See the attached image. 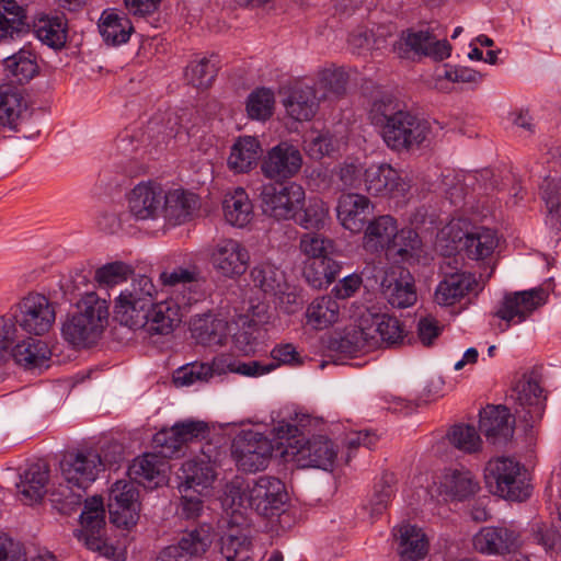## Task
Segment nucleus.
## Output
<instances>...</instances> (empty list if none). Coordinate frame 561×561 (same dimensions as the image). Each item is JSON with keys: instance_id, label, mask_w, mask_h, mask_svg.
<instances>
[{"instance_id": "f257e3e1", "label": "nucleus", "mask_w": 561, "mask_h": 561, "mask_svg": "<svg viewBox=\"0 0 561 561\" xmlns=\"http://www.w3.org/2000/svg\"><path fill=\"white\" fill-rule=\"evenodd\" d=\"M370 119L373 125L380 129L386 145L397 151L419 148L431 131L427 121L402 110L400 104L390 98L373 103Z\"/></svg>"}, {"instance_id": "f03ea898", "label": "nucleus", "mask_w": 561, "mask_h": 561, "mask_svg": "<svg viewBox=\"0 0 561 561\" xmlns=\"http://www.w3.org/2000/svg\"><path fill=\"white\" fill-rule=\"evenodd\" d=\"M404 336L405 330L396 317L365 308L356 317L354 327L341 337L339 348L348 354L370 351L383 344H398Z\"/></svg>"}, {"instance_id": "7ed1b4c3", "label": "nucleus", "mask_w": 561, "mask_h": 561, "mask_svg": "<svg viewBox=\"0 0 561 561\" xmlns=\"http://www.w3.org/2000/svg\"><path fill=\"white\" fill-rule=\"evenodd\" d=\"M108 304L95 293H87L78 302V311L61 324L62 339L75 348H89L98 343L108 325Z\"/></svg>"}, {"instance_id": "20e7f679", "label": "nucleus", "mask_w": 561, "mask_h": 561, "mask_svg": "<svg viewBox=\"0 0 561 561\" xmlns=\"http://www.w3.org/2000/svg\"><path fill=\"white\" fill-rule=\"evenodd\" d=\"M283 455L296 461L300 467H314L332 470L337 457L334 443L325 436H313L307 440L301 436L297 424L279 422L274 427Z\"/></svg>"}, {"instance_id": "39448f33", "label": "nucleus", "mask_w": 561, "mask_h": 561, "mask_svg": "<svg viewBox=\"0 0 561 561\" xmlns=\"http://www.w3.org/2000/svg\"><path fill=\"white\" fill-rule=\"evenodd\" d=\"M287 500L284 483L270 476H262L242 485L231 482L227 485L224 503L234 511L251 508L262 516H272L282 510Z\"/></svg>"}, {"instance_id": "423d86ee", "label": "nucleus", "mask_w": 561, "mask_h": 561, "mask_svg": "<svg viewBox=\"0 0 561 561\" xmlns=\"http://www.w3.org/2000/svg\"><path fill=\"white\" fill-rule=\"evenodd\" d=\"M483 477L490 493L503 500L524 502L531 495L529 473L515 458L501 456L490 459Z\"/></svg>"}, {"instance_id": "0eeeda50", "label": "nucleus", "mask_w": 561, "mask_h": 561, "mask_svg": "<svg viewBox=\"0 0 561 561\" xmlns=\"http://www.w3.org/2000/svg\"><path fill=\"white\" fill-rule=\"evenodd\" d=\"M193 283H160L165 288L167 297L158 300L152 295V305L148 312L147 331L151 334L167 335L181 323V310L190 307L201 299V295L186 285Z\"/></svg>"}, {"instance_id": "6e6552de", "label": "nucleus", "mask_w": 561, "mask_h": 561, "mask_svg": "<svg viewBox=\"0 0 561 561\" xmlns=\"http://www.w3.org/2000/svg\"><path fill=\"white\" fill-rule=\"evenodd\" d=\"M500 242L497 232L488 227H473L470 230L465 229V243L461 251L470 260L482 262L479 279L474 275L466 277L465 273H459L457 267H451V260L446 262V266L442 265L440 270L444 275L443 280L453 278L455 280H486L493 277L495 271L494 252ZM453 262H456L453 259Z\"/></svg>"}, {"instance_id": "1a4fd4ad", "label": "nucleus", "mask_w": 561, "mask_h": 561, "mask_svg": "<svg viewBox=\"0 0 561 561\" xmlns=\"http://www.w3.org/2000/svg\"><path fill=\"white\" fill-rule=\"evenodd\" d=\"M261 208L264 215L276 220H288L305 205V190L297 183H266L260 188Z\"/></svg>"}, {"instance_id": "9d476101", "label": "nucleus", "mask_w": 561, "mask_h": 561, "mask_svg": "<svg viewBox=\"0 0 561 561\" xmlns=\"http://www.w3.org/2000/svg\"><path fill=\"white\" fill-rule=\"evenodd\" d=\"M152 295H157L154 283H131L130 288L122 291L115 305V314L121 324L133 330L145 328Z\"/></svg>"}, {"instance_id": "9b49d317", "label": "nucleus", "mask_w": 561, "mask_h": 561, "mask_svg": "<svg viewBox=\"0 0 561 561\" xmlns=\"http://www.w3.org/2000/svg\"><path fill=\"white\" fill-rule=\"evenodd\" d=\"M549 290L542 286L506 293L499 302L494 317L505 322L506 329L525 322L548 302Z\"/></svg>"}, {"instance_id": "f8f14e48", "label": "nucleus", "mask_w": 561, "mask_h": 561, "mask_svg": "<svg viewBox=\"0 0 561 561\" xmlns=\"http://www.w3.org/2000/svg\"><path fill=\"white\" fill-rule=\"evenodd\" d=\"M111 461L92 449L68 451L59 463L60 478L88 489Z\"/></svg>"}, {"instance_id": "ddd939ff", "label": "nucleus", "mask_w": 561, "mask_h": 561, "mask_svg": "<svg viewBox=\"0 0 561 561\" xmlns=\"http://www.w3.org/2000/svg\"><path fill=\"white\" fill-rule=\"evenodd\" d=\"M273 453L271 440L261 433L245 432L232 444V454L238 467L248 472H255L267 467Z\"/></svg>"}, {"instance_id": "4468645a", "label": "nucleus", "mask_w": 561, "mask_h": 561, "mask_svg": "<svg viewBox=\"0 0 561 561\" xmlns=\"http://www.w3.org/2000/svg\"><path fill=\"white\" fill-rule=\"evenodd\" d=\"M520 545L519 529L508 523L484 526L472 538L473 549L485 556H504Z\"/></svg>"}, {"instance_id": "2eb2a0df", "label": "nucleus", "mask_w": 561, "mask_h": 561, "mask_svg": "<svg viewBox=\"0 0 561 561\" xmlns=\"http://www.w3.org/2000/svg\"><path fill=\"white\" fill-rule=\"evenodd\" d=\"M301 167L300 150L288 141H282L266 152L261 162V172L266 179L279 182L297 175Z\"/></svg>"}, {"instance_id": "dca6fc26", "label": "nucleus", "mask_w": 561, "mask_h": 561, "mask_svg": "<svg viewBox=\"0 0 561 561\" xmlns=\"http://www.w3.org/2000/svg\"><path fill=\"white\" fill-rule=\"evenodd\" d=\"M139 493L134 482L116 481L108 494V513L111 522L117 527L129 528L137 523L140 504Z\"/></svg>"}, {"instance_id": "f3484780", "label": "nucleus", "mask_w": 561, "mask_h": 561, "mask_svg": "<svg viewBox=\"0 0 561 561\" xmlns=\"http://www.w3.org/2000/svg\"><path fill=\"white\" fill-rule=\"evenodd\" d=\"M396 49L400 57L409 58L410 54L444 60L450 56L451 45L428 30L407 31L402 33Z\"/></svg>"}, {"instance_id": "a211bd4d", "label": "nucleus", "mask_w": 561, "mask_h": 561, "mask_svg": "<svg viewBox=\"0 0 561 561\" xmlns=\"http://www.w3.org/2000/svg\"><path fill=\"white\" fill-rule=\"evenodd\" d=\"M19 329L34 335L47 333L56 320L54 305L41 294H31L20 304V313L15 317Z\"/></svg>"}, {"instance_id": "6ab92c4d", "label": "nucleus", "mask_w": 561, "mask_h": 561, "mask_svg": "<svg viewBox=\"0 0 561 561\" xmlns=\"http://www.w3.org/2000/svg\"><path fill=\"white\" fill-rule=\"evenodd\" d=\"M209 432L207 423L196 420H185L175 423L170 428L158 432L153 442L161 447L163 457L175 456L188 442L197 438H205Z\"/></svg>"}, {"instance_id": "aec40b11", "label": "nucleus", "mask_w": 561, "mask_h": 561, "mask_svg": "<svg viewBox=\"0 0 561 561\" xmlns=\"http://www.w3.org/2000/svg\"><path fill=\"white\" fill-rule=\"evenodd\" d=\"M409 183L389 164H371L364 170V186L374 196L402 197Z\"/></svg>"}, {"instance_id": "412c9836", "label": "nucleus", "mask_w": 561, "mask_h": 561, "mask_svg": "<svg viewBox=\"0 0 561 561\" xmlns=\"http://www.w3.org/2000/svg\"><path fill=\"white\" fill-rule=\"evenodd\" d=\"M516 403L519 409L516 413L528 425L533 426L536 422L540 421L543 416L546 409V397L538 380L533 376H524L515 387Z\"/></svg>"}, {"instance_id": "4be33fe9", "label": "nucleus", "mask_w": 561, "mask_h": 561, "mask_svg": "<svg viewBox=\"0 0 561 561\" xmlns=\"http://www.w3.org/2000/svg\"><path fill=\"white\" fill-rule=\"evenodd\" d=\"M163 190L159 184L139 183L128 194V214L136 220L156 219L162 213Z\"/></svg>"}, {"instance_id": "5701e85b", "label": "nucleus", "mask_w": 561, "mask_h": 561, "mask_svg": "<svg viewBox=\"0 0 561 561\" xmlns=\"http://www.w3.org/2000/svg\"><path fill=\"white\" fill-rule=\"evenodd\" d=\"M248 304L247 313L239 316L238 325L241 329L233 335L236 348L243 354H250L254 351L256 341L254 333L268 320L266 304L254 302L252 297L248 298Z\"/></svg>"}, {"instance_id": "b1692460", "label": "nucleus", "mask_w": 561, "mask_h": 561, "mask_svg": "<svg viewBox=\"0 0 561 561\" xmlns=\"http://www.w3.org/2000/svg\"><path fill=\"white\" fill-rule=\"evenodd\" d=\"M515 420L504 405H488L480 412L479 427L493 444L506 443L514 433Z\"/></svg>"}, {"instance_id": "393cba45", "label": "nucleus", "mask_w": 561, "mask_h": 561, "mask_svg": "<svg viewBox=\"0 0 561 561\" xmlns=\"http://www.w3.org/2000/svg\"><path fill=\"white\" fill-rule=\"evenodd\" d=\"M248 251L236 240L219 242L211 254L214 267L224 277H239L247 270Z\"/></svg>"}, {"instance_id": "a878e982", "label": "nucleus", "mask_w": 561, "mask_h": 561, "mask_svg": "<svg viewBox=\"0 0 561 561\" xmlns=\"http://www.w3.org/2000/svg\"><path fill=\"white\" fill-rule=\"evenodd\" d=\"M373 211L374 205L365 195L348 193L339 198L337 218L342 226L352 232L362 231Z\"/></svg>"}, {"instance_id": "bb28decb", "label": "nucleus", "mask_w": 561, "mask_h": 561, "mask_svg": "<svg viewBox=\"0 0 561 561\" xmlns=\"http://www.w3.org/2000/svg\"><path fill=\"white\" fill-rule=\"evenodd\" d=\"M268 291L273 293L276 307L285 313H295L302 306L300 290L294 283H254L250 297L254 302H263L261 298Z\"/></svg>"}, {"instance_id": "cd10ccee", "label": "nucleus", "mask_w": 561, "mask_h": 561, "mask_svg": "<svg viewBox=\"0 0 561 561\" xmlns=\"http://www.w3.org/2000/svg\"><path fill=\"white\" fill-rule=\"evenodd\" d=\"M397 552L401 561H420L428 552L430 542L424 530L416 525L402 524L393 529Z\"/></svg>"}, {"instance_id": "c85d7f7f", "label": "nucleus", "mask_w": 561, "mask_h": 561, "mask_svg": "<svg viewBox=\"0 0 561 561\" xmlns=\"http://www.w3.org/2000/svg\"><path fill=\"white\" fill-rule=\"evenodd\" d=\"M211 543L207 529L199 528L182 536L178 545L164 548L159 561H191L193 557L204 553Z\"/></svg>"}, {"instance_id": "c756f323", "label": "nucleus", "mask_w": 561, "mask_h": 561, "mask_svg": "<svg viewBox=\"0 0 561 561\" xmlns=\"http://www.w3.org/2000/svg\"><path fill=\"white\" fill-rule=\"evenodd\" d=\"M262 154L260 140L254 136H239L227 159V167L236 174L249 173L256 165Z\"/></svg>"}, {"instance_id": "7c9ffc66", "label": "nucleus", "mask_w": 561, "mask_h": 561, "mask_svg": "<svg viewBox=\"0 0 561 561\" xmlns=\"http://www.w3.org/2000/svg\"><path fill=\"white\" fill-rule=\"evenodd\" d=\"M216 473L209 461L204 459H191L181 467L179 478L182 482L179 485L180 492L193 490L199 495L206 494L215 481Z\"/></svg>"}, {"instance_id": "2f4dec72", "label": "nucleus", "mask_w": 561, "mask_h": 561, "mask_svg": "<svg viewBox=\"0 0 561 561\" xmlns=\"http://www.w3.org/2000/svg\"><path fill=\"white\" fill-rule=\"evenodd\" d=\"M322 100H325L324 93L318 94V91L312 87L299 84L293 89L289 96L284 101V106L287 114L295 121H309L314 116Z\"/></svg>"}, {"instance_id": "473e14b6", "label": "nucleus", "mask_w": 561, "mask_h": 561, "mask_svg": "<svg viewBox=\"0 0 561 561\" xmlns=\"http://www.w3.org/2000/svg\"><path fill=\"white\" fill-rule=\"evenodd\" d=\"M163 202L161 214L173 225L186 222L198 208L197 196L181 188L163 192Z\"/></svg>"}, {"instance_id": "72a5a7b5", "label": "nucleus", "mask_w": 561, "mask_h": 561, "mask_svg": "<svg viewBox=\"0 0 561 561\" xmlns=\"http://www.w3.org/2000/svg\"><path fill=\"white\" fill-rule=\"evenodd\" d=\"M49 479V470L47 466L42 463L30 465L16 483L18 492L21 501L26 504H33L41 501L47 492L46 485Z\"/></svg>"}, {"instance_id": "f704fd0d", "label": "nucleus", "mask_w": 561, "mask_h": 561, "mask_svg": "<svg viewBox=\"0 0 561 561\" xmlns=\"http://www.w3.org/2000/svg\"><path fill=\"white\" fill-rule=\"evenodd\" d=\"M13 348L10 359H13L15 364L24 368L41 367L50 357V351L44 341L24 337L21 333Z\"/></svg>"}, {"instance_id": "c9c22d12", "label": "nucleus", "mask_w": 561, "mask_h": 561, "mask_svg": "<svg viewBox=\"0 0 561 561\" xmlns=\"http://www.w3.org/2000/svg\"><path fill=\"white\" fill-rule=\"evenodd\" d=\"M214 561H252V541L244 529L231 528L219 540Z\"/></svg>"}, {"instance_id": "e433bc0d", "label": "nucleus", "mask_w": 561, "mask_h": 561, "mask_svg": "<svg viewBox=\"0 0 561 561\" xmlns=\"http://www.w3.org/2000/svg\"><path fill=\"white\" fill-rule=\"evenodd\" d=\"M424 253L422 240L416 231L410 228L400 231L397 229V233L386 252L389 259L407 263L420 261Z\"/></svg>"}, {"instance_id": "4c0bfd02", "label": "nucleus", "mask_w": 561, "mask_h": 561, "mask_svg": "<svg viewBox=\"0 0 561 561\" xmlns=\"http://www.w3.org/2000/svg\"><path fill=\"white\" fill-rule=\"evenodd\" d=\"M153 275L152 265L145 262L133 265L123 261H114L98 267L95 280H151Z\"/></svg>"}, {"instance_id": "58836bf2", "label": "nucleus", "mask_w": 561, "mask_h": 561, "mask_svg": "<svg viewBox=\"0 0 561 561\" xmlns=\"http://www.w3.org/2000/svg\"><path fill=\"white\" fill-rule=\"evenodd\" d=\"M440 489L451 499L463 501L478 492L479 482L465 468L447 469L442 477Z\"/></svg>"}, {"instance_id": "ea45409f", "label": "nucleus", "mask_w": 561, "mask_h": 561, "mask_svg": "<svg viewBox=\"0 0 561 561\" xmlns=\"http://www.w3.org/2000/svg\"><path fill=\"white\" fill-rule=\"evenodd\" d=\"M397 221L389 215H382L369 221L365 230L364 245L370 251L388 250L397 233Z\"/></svg>"}, {"instance_id": "a19ab883", "label": "nucleus", "mask_w": 561, "mask_h": 561, "mask_svg": "<svg viewBox=\"0 0 561 561\" xmlns=\"http://www.w3.org/2000/svg\"><path fill=\"white\" fill-rule=\"evenodd\" d=\"M222 208L227 222L234 227L247 226L253 216L252 203L242 187L226 194Z\"/></svg>"}, {"instance_id": "79ce46f5", "label": "nucleus", "mask_w": 561, "mask_h": 561, "mask_svg": "<svg viewBox=\"0 0 561 561\" xmlns=\"http://www.w3.org/2000/svg\"><path fill=\"white\" fill-rule=\"evenodd\" d=\"M340 317V306L331 296L316 298L306 310V322L314 330H324Z\"/></svg>"}, {"instance_id": "37998d69", "label": "nucleus", "mask_w": 561, "mask_h": 561, "mask_svg": "<svg viewBox=\"0 0 561 561\" xmlns=\"http://www.w3.org/2000/svg\"><path fill=\"white\" fill-rule=\"evenodd\" d=\"M133 26L130 21L114 11L106 10L99 21V31L108 45H121L129 39Z\"/></svg>"}, {"instance_id": "c03bdc74", "label": "nucleus", "mask_w": 561, "mask_h": 561, "mask_svg": "<svg viewBox=\"0 0 561 561\" xmlns=\"http://www.w3.org/2000/svg\"><path fill=\"white\" fill-rule=\"evenodd\" d=\"M85 491L82 486L65 482L60 478V481L51 484L48 494L53 506L59 513L70 514L82 503Z\"/></svg>"}, {"instance_id": "a18cd8bd", "label": "nucleus", "mask_w": 561, "mask_h": 561, "mask_svg": "<svg viewBox=\"0 0 561 561\" xmlns=\"http://www.w3.org/2000/svg\"><path fill=\"white\" fill-rule=\"evenodd\" d=\"M8 75L16 83L30 81L37 73L36 57L28 47L21 48L18 53L4 59Z\"/></svg>"}, {"instance_id": "49530a36", "label": "nucleus", "mask_w": 561, "mask_h": 561, "mask_svg": "<svg viewBox=\"0 0 561 561\" xmlns=\"http://www.w3.org/2000/svg\"><path fill=\"white\" fill-rule=\"evenodd\" d=\"M226 323L210 316L194 318L192 321V336L203 345H220L226 337Z\"/></svg>"}, {"instance_id": "de8ad7c7", "label": "nucleus", "mask_w": 561, "mask_h": 561, "mask_svg": "<svg viewBox=\"0 0 561 561\" xmlns=\"http://www.w3.org/2000/svg\"><path fill=\"white\" fill-rule=\"evenodd\" d=\"M540 191L548 210L546 222L561 231V179L547 176L540 186Z\"/></svg>"}, {"instance_id": "09e8293b", "label": "nucleus", "mask_w": 561, "mask_h": 561, "mask_svg": "<svg viewBox=\"0 0 561 561\" xmlns=\"http://www.w3.org/2000/svg\"><path fill=\"white\" fill-rule=\"evenodd\" d=\"M25 19L24 9L15 0H0V39L22 32Z\"/></svg>"}, {"instance_id": "8fccbe9b", "label": "nucleus", "mask_w": 561, "mask_h": 561, "mask_svg": "<svg viewBox=\"0 0 561 561\" xmlns=\"http://www.w3.org/2000/svg\"><path fill=\"white\" fill-rule=\"evenodd\" d=\"M465 222L460 219H454L437 233L435 250L445 257H450L457 251L461 250L465 243Z\"/></svg>"}, {"instance_id": "3c124183", "label": "nucleus", "mask_w": 561, "mask_h": 561, "mask_svg": "<svg viewBox=\"0 0 561 561\" xmlns=\"http://www.w3.org/2000/svg\"><path fill=\"white\" fill-rule=\"evenodd\" d=\"M37 38L53 48H60L67 38L66 21L64 16L41 19L36 25Z\"/></svg>"}, {"instance_id": "603ef678", "label": "nucleus", "mask_w": 561, "mask_h": 561, "mask_svg": "<svg viewBox=\"0 0 561 561\" xmlns=\"http://www.w3.org/2000/svg\"><path fill=\"white\" fill-rule=\"evenodd\" d=\"M23 98L10 84L0 85V124L13 126L22 113Z\"/></svg>"}, {"instance_id": "864d4df0", "label": "nucleus", "mask_w": 561, "mask_h": 561, "mask_svg": "<svg viewBox=\"0 0 561 561\" xmlns=\"http://www.w3.org/2000/svg\"><path fill=\"white\" fill-rule=\"evenodd\" d=\"M224 362L226 360L218 358L214 360L211 366L204 363H194L181 367L174 375V383L178 386H191L197 381H208Z\"/></svg>"}, {"instance_id": "5fc2aeb1", "label": "nucleus", "mask_w": 561, "mask_h": 561, "mask_svg": "<svg viewBox=\"0 0 561 561\" xmlns=\"http://www.w3.org/2000/svg\"><path fill=\"white\" fill-rule=\"evenodd\" d=\"M164 466L163 460L156 454H145L134 459L128 468V474L138 482H150L164 471Z\"/></svg>"}, {"instance_id": "6e6d98bb", "label": "nucleus", "mask_w": 561, "mask_h": 561, "mask_svg": "<svg viewBox=\"0 0 561 561\" xmlns=\"http://www.w3.org/2000/svg\"><path fill=\"white\" fill-rule=\"evenodd\" d=\"M411 277L410 272L401 266L386 271L383 266L367 264L360 274H347L339 280H407Z\"/></svg>"}, {"instance_id": "4d7b16f0", "label": "nucleus", "mask_w": 561, "mask_h": 561, "mask_svg": "<svg viewBox=\"0 0 561 561\" xmlns=\"http://www.w3.org/2000/svg\"><path fill=\"white\" fill-rule=\"evenodd\" d=\"M346 76L340 69H323L318 75V80L312 87L319 93H324L325 99L339 98L345 91Z\"/></svg>"}, {"instance_id": "13d9d810", "label": "nucleus", "mask_w": 561, "mask_h": 561, "mask_svg": "<svg viewBox=\"0 0 561 561\" xmlns=\"http://www.w3.org/2000/svg\"><path fill=\"white\" fill-rule=\"evenodd\" d=\"M382 295L393 308L399 309L411 307L417 299L414 283H388Z\"/></svg>"}, {"instance_id": "bf43d9fd", "label": "nucleus", "mask_w": 561, "mask_h": 561, "mask_svg": "<svg viewBox=\"0 0 561 561\" xmlns=\"http://www.w3.org/2000/svg\"><path fill=\"white\" fill-rule=\"evenodd\" d=\"M447 438L457 449L468 454L478 451L482 443L476 428L466 424L454 425L449 430Z\"/></svg>"}, {"instance_id": "052dcab7", "label": "nucleus", "mask_w": 561, "mask_h": 561, "mask_svg": "<svg viewBox=\"0 0 561 561\" xmlns=\"http://www.w3.org/2000/svg\"><path fill=\"white\" fill-rule=\"evenodd\" d=\"M217 60L216 58H202L196 62H192L186 70V78L188 82L201 89H206L211 85L217 75Z\"/></svg>"}, {"instance_id": "680f3d73", "label": "nucleus", "mask_w": 561, "mask_h": 561, "mask_svg": "<svg viewBox=\"0 0 561 561\" xmlns=\"http://www.w3.org/2000/svg\"><path fill=\"white\" fill-rule=\"evenodd\" d=\"M305 150L312 159L331 154L336 148V140L328 130H310L304 139Z\"/></svg>"}, {"instance_id": "e2e57ef3", "label": "nucleus", "mask_w": 561, "mask_h": 561, "mask_svg": "<svg viewBox=\"0 0 561 561\" xmlns=\"http://www.w3.org/2000/svg\"><path fill=\"white\" fill-rule=\"evenodd\" d=\"M274 94L268 89L253 91L247 101V112L250 118L265 121L272 116L274 110Z\"/></svg>"}, {"instance_id": "0e129e2a", "label": "nucleus", "mask_w": 561, "mask_h": 561, "mask_svg": "<svg viewBox=\"0 0 561 561\" xmlns=\"http://www.w3.org/2000/svg\"><path fill=\"white\" fill-rule=\"evenodd\" d=\"M481 283H438L434 299L440 306H453L466 294L472 290H481Z\"/></svg>"}, {"instance_id": "69168bd1", "label": "nucleus", "mask_w": 561, "mask_h": 561, "mask_svg": "<svg viewBox=\"0 0 561 561\" xmlns=\"http://www.w3.org/2000/svg\"><path fill=\"white\" fill-rule=\"evenodd\" d=\"M104 506L101 497L93 496L84 501V508L80 515L81 531H102L104 529Z\"/></svg>"}, {"instance_id": "338daca9", "label": "nucleus", "mask_w": 561, "mask_h": 561, "mask_svg": "<svg viewBox=\"0 0 561 561\" xmlns=\"http://www.w3.org/2000/svg\"><path fill=\"white\" fill-rule=\"evenodd\" d=\"M21 330L14 316H0V363L10 360V355Z\"/></svg>"}, {"instance_id": "774afa93", "label": "nucleus", "mask_w": 561, "mask_h": 561, "mask_svg": "<svg viewBox=\"0 0 561 561\" xmlns=\"http://www.w3.org/2000/svg\"><path fill=\"white\" fill-rule=\"evenodd\" d=\"M393 481V474L386 473L375 484L374 493L369 500L370 513L373 515H379L387 508L394 492Z\"/></svg>"}]
</instances>
